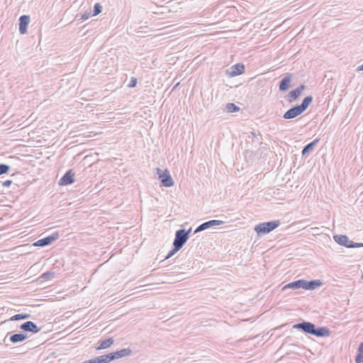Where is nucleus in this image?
Listing matches in <instances>:
<instances>
[{"label":"nucleus","mask_w":363,"mask_h":363,"mask_svg":"<svg viewBox=\"0 0 363 363\" xmlns=\"http://www.w3.org/2000/svg\"><path fill=\"white\" fill-rule=\"evenodd\" d=\"M293 328L318 337H328L330 334V331L327 327H316L314 323L305 320L294 324Z\"/></svg>","instance_id":"f257e3e1"},{"label":"nucleus","mask_w":363,"mask_h":363,"mask_svg":"<svg viewBox=\"0 0 363 363\" xmlns=\"http://www.w3.org/2000/svg\"><path fill=\"white\" fill-rule=\"evenodd\" d=\"M281 222L279 220L263 222L257 225L255 227V230L258 235H264L273 231L274 229L278 228Z\"/></svg>","instance_id":"f03ea898"},{"label":"nucleus","mask_w":363,"mask_h":363,"mask_svg":"<svg viewBox=\"0 0 363 363\" xmlns=\"http://www.w3.org/2000/svg\"><path fill=\"white\" fill-rule=\"evenodd\" d=\"M191 231V228L189 230L185 229H179L175 233V238L173 241V245H176L177 247L182 248L189 238V234Z\"/></svg>","instance_id":"7ed1b4c3"},{"label":"nucleus","mask_w":363,"mask_h":363,"mask_svg":"<svg viewBox=\"0 0 363 363\" xmlns=\"http://www.w3.org/2000/svg\"><path fill=\"white\" fill-rule=\"evenodd\" d=\"M312 101L313 97L311 96H308L303 99L301 104L291 107L284 113H302L307 109L308 106L311 104Z\"/></svg>","instance_id":"20e7f679"},{"label":"nucleus","mask_w":363,"mask_h":363,"mask_svg":"<svg viewBox=\"0 0 363 363\" xmlns=\"http://www.w3.org/2000/svg\"><path fill=\"white\" fill-rule=\"evenodd\" d=\"M157 170L160 179L161 186L171 187L174 185V181L167 169L162 171L160 168H157Z\"/></svg>","instance_id":"39448f33"},{"label":"nucleus","mask_w":363,"mask_h":363,"mask_svg":"<svg viewBox=\"0 0 363 363\" xmlns=\"http://www.w3.org/2000/svg\"><path fill=\"white\" fill-rule=\"evenodd\" d=\"M59 238L58 233H55L50 235L38 240L33 243L34 246L44 247L51 245L54 241Z\"/></svg>","instance_id":"423d86ee"},{"label":"nucleus","mask_w":363,"mask_h":363,"mask_svg":"<svg viewBox=\"0 0 363 363\" xmlns=\"http://www.w3.org/2000/svg\"><path fill=\"white\" fill-rule=\"evenodd\" d=\"M223 223H224V222L223 220H211L204 222L196 228V230H194V233L201 232L204 230H206V229L211 228L213 226H215V225H223Z\"/></svg>","instance_id":"0eeeda50"},{"label":"nucleus","mask_w":363,"mask_h":363,"mask_svg":"<svg viewBox=\"0 0 363 363\" xmlns=\"http://www.w3.org/2000/svg\"><path fill=\"white\" fill-rule=\"evenodd\" d=\"M74 173L72 169H69L65 172V174L62 177V178L59 180L58 184L60 186H66L69 184H72L74 182Z\"/></svg>","instance_id":"6e6552de"},{"label":"nucleus","mask_w":363,"mask_h":363,"mask_svg":"<svg viewBox=\"0 0 363 363\" xmlns=\"http://www.w3.org/2000/svg\"><path fill=\"white\" fill-rule=\"evenodd\" d=\"M245 65L242 63L235 64L230 67L228 74L230 77H235L242 74L245 72Z\"/></svg>","instance_id":"1a4fd4ad"},{"label":"nucleus","mask_w":363,"mask_h":363,"mask_svg":"<svg viewBox=\"0 0 363 363\" xmlns=\"http://www.w3.org/2000/svg\"><path fill=\"white\" fill-rule=\"evenodd\" d=\"M20 328L26 332H30L37 333L40 330V328L32 321H27L20 325Z\"/></svg>","instance_id":"9d476101"},{"label":"nucleus","mask_w":363,"mask_h":363,"mask_svg":"<svg viewBox=\"0 0 363 363\" xmlns=\"http://www.w3.org/2000/svg\"><path fill=\"white\" fill-rule=\"evenodd\" d=\"M292 79L291 74H286L285 76L280 81L279 84V89L281 91H286L290 87V84Z\"/></svg>","instance_id":"9b49d317"},{"label":"nucleus","mask_w":363,"mask_h":363,"mask_svg":"<svg viewBox=\"0 0 363 363\" xmlns=\"http://www.w3.org/2000/svg\"><path fill=\"white\" fill-rule=\"evenodd\" d=\"M306 89V86L301 84L296 89L291 91L289 94L286 96L287 101L289 102H292L296 100L301 94V92Z\"/></svg>","instance_id":"f8f14e48"},{"label":"nucleus","mask_w":363,"mask_h":363,"mask_svg":"<svg viewBox=\"0 0 363 363\" xmlns=\"http://www.w3.org/2000/svg\"><path fill=\"white\" fill-rule=\"evenodd\" d=\"M29 21V16L23 15L19 18V32L21 34H25L26 33Z\"/></svg>","instance_id":"ddd939ff"},{"label":"nucleus","mask_w":363,"mask_h":363,"mask_svg":"<svg viewBox=\"0 0 363 363\" xmlns=\"http://www.w3.org/2000/svg\"><path fill=\"white\" fill-rule=\"evenodd\" d=\"M323 282L320 279H315L311 281L304 280V289L314 290L320 286Z\"/></svg>","instance_id":"4468645a"},{"label":"nucleus","mask_w":363,"mask_h":363,"mask_svg":"<svg viewBox=\"0 0 363 363\" xmlns=\"http://www.w3.org/2000/svg\"><path fill=\"white\" fill-rule=\"evenodd\" d=\"M131 353V350L130 349H122L118 351L113 352L110 353L111 356L112 360L119 359L125 356L129 355Z\"/></svg>","instance_id":"2eb2a0df"},{"label":"nucleus","mask_w":363,"mask_h":363,"mask_svg":"<svg viewBox=\"0 0 363 363\" xmlns=\"http://www.w3.org/2000/svg\"><path fill=\"white\" fill-rule=\"evenodd\" d=\"M304 289V279H298L285 285L283 289Z\"/></svg>","instance_id":"dca6fc26"},{"label":"nucleus","mask_w":363,"mask_h":363,"mask_svg":"<svg viewBox=\"0 0 363 363\" xmlns=\"http://www.w3.org/2000/svg\"><path fill=\"white\" fill-rule=\"evenodd\" d=\"M27 338H28L27 334L23 333H16V334L11 335L9 337V340L12 343L16 344V343H18V342H22L24 340H26Z\"/></svg>","instance_id":"f3484780"},{"label":"nucleus","mask_w":363,"mask_h":363,"mask_svg":"<svg viewBox=\"0 0 363 363\" xmlns=\"http://www.w3.org/2000/svg\"><path fill=\"white\" fill-rule=\"evenodd\" d=\"M318 141L319 139H315L312 142L305 145L302 150V155L306 157L308 156L313 150Z\"/></svg>","instance_id":"a211bd4d"},{"label":"nucleus","mask_w":363,"mask_h":363,"mask_svg":"<svg viewBox=\"0 0 363 363\" xmlns=\"http://www.w3.org/2000/svg\"><path fill=\"white\" fill-rule=\"evenodd\" d=\"M114 342V340L112 337L101 340L99 346L96 347V350H104L111 347Z\"/></svg>","instance_id":"6ab92c4d"},{"label":"nucleus","mask_w":363,"mask_h":363,"mask_svg":"<svg viewBox=\"0 0 363 363\" xmlns=\"http://www.w3.org/2000/svg\"><path fill=\"white\" fill-rule=\"evenodd\" d=\"M223 111L229 113H235L240 111V107L233 103H228L225 105Z\"/></svg>","instance_id":"aec40b11"},{"label":"nucleus","mask_w":363,"mask_h":363,"mask_svg":"<svg viewBox=\"0 0 363 363\" xmlns=\"http://www.w3.org/2000/svg\"><path fill=\"white\" fill-rule=\"evenodd\" d=\"M363 362V342H362L357 349V354L355 357V363Z\"/></svg>","instance_id":"412c9836"},{"label":"nucleus","mask_w":363,"mask_h":363,"mask_svg":"<svg viewBox=\"0 0 363 363\" xmlns=\"http://www.w3.org/2000/svg\"><path fill=\"white\" fill-rule=\"evenodd\" d=\"M30 318V313H18L10 318L9 320L16 321L19 320H25Z\"/></svg>","instance_id":"4be33fe9"},{"label":"nucleus","mask_w":363,"mask_h":363,"mask_svg":"<svg viewBox=\"0 0 363 363\" xmlns=\"http://www.w3.org/2000/svg\"><path fill=\"white\" fill-rule=\"evenodd\" d=\"M96 359L97 361V363H108L113 361L111 356L110 355V353L97 357H96Z\"/></svg>","instance_id":"5701e85b"},{"label":"nucleus","mask_w":363,"mask_h":363,"mask_svg":"<svg viewBox=\"0 0 363 363\" xmlns=\"http://www.w3.org/2000/svg\"><path fill=\"white\" fill-rule=\"evenodd\" d=\"M347 236L345 235H335L333 236L334 240L339 245H345V242L347 241Z\"/></svg>","instance_id":"b1692460"},{"label":"nucleus","mask_w":363,"mask_h":363,"mask_svg":"<svg viewBox=\"0 0 363 363\" xmlns=\"http://www.w3.org/2000/svg\"><path fill=\"white\" fill-rule=\"evenodd\" d=\"M101 11H102V6H101L99 3H96V4L94 6V9H93V13H92V16H97V15H98V14H99Z\"/></svg>","instance_id":"393cba45"},{"label":"nucleus","mask_w":363,"mask_h":363,"mask_svg":"<svg viewBox=\"0 0 363 363\" xmlns=\"http://www.w3.org/2000/svg\"><path fill=\"white\" fill-rule=\"evenodd\" d=\"M20 121V119H12L9 124H5V123H4V124L5 125V127H7L9 125H11V127L8 128L9 129L13 128V127H19L21 125H22L26 121H24L23 123H19L18 125H16V123L19 122Z\"/></svg>","instance_id":"a878e982"},{"label":"nucleus","mask_w":363,"mask_h":363,"mask_svg":"<svg viewBox=\"0 0 363 363\" xmlns=\"http://www.w3.org/2000/svg\"><path fill=\"white\" fill-rule=\"evenodd\" d=\"M10 166L6 164H0V175L8 173Z\"/></svg>","instance_id":"bb28decb"},{"label":"nucleus","mask_w":363,"mask_h":363,"mask_svg":"<svg viewBox=\"0 0 363 363\" xmlns=\"http://www.w3.org/2000/svg\"><path fill=\"white\" fill-rule=\"evenodd\" d=\"M181 248L177 247L176 245H173V248L168 252L167 255L166 256L165 259H167L170 257H172L174 255H175Z\"/></svg>","instance_id":"cd10ccee"},{"label":"nucleus","mask_w":363,"mask_h":363,"mask_svg":"<svg viewBox=\"0 0 363 363\" xmlns=\"http://www.w3.org/2000/svg\"><path fill=\"white\" fill-rule=\"evenodd\" d=\"M363 247V243L362 242H355L352 240L349 241L347 248H355V247Z\"/></svg>","instance_id":"c85d7f7f"},{"label":"nucleus","mask_w":363,"mask_h":363,"mask_svg":"<svg viewBox=\"0 0 363 363\" xmlns=\"http://www.w3.org/2000/svg\"><path fill=\"white\" fill-rule=\"evenodd\" d=\"M55 275V273L54 272H46L43 274H42V275L40 276V278H43L44 279H50L51 278H52Z\"/></svg>","instance_id":"c756f323"},{"label":"nucleus","mask_w":363,"mask_h":363,"mask_svg":"<svg viewBox=\"0 0 363 363\" xmlns=\"http://www.w3.org/2000/svg\"><path fill=\"white\" fill-rule=\"evenodd\" d=\"M128 86L129 87H135L136 86V78L132 77Z\"/></svg>","instance_id":"7c9ffc66"},{"label":"nucleus","mask_w":363,"mask_h":363,"mask_svg":"<svg viewBox=\"0 0 363 363\" xmlns=\"http://www.w3.org/2000/svg\"><path fill=\"white\" fill-rule=\"evenodd\" d=\"M91 16H92V14H91L90 13H84L83 15H82L79 20H84V21L86 20Z\"/></svg>","instance_id":"2f4dec72"},{"label":"nucleus","mask_w":363,"mask_h":363,"mask_svg":"<svg viewBox=\"0 0 363 363\" xmlns=\"http://www.w3.org/2000/svg\"><path fill=\"white\" fill-rule=\"evenodd\" d=\"M248 138L250 139H252V141L253 142L255 138H257V135L255 132H251L250 134L248 135Z\"/></svg>","instance_id":"473e14b6"},{"label":"nucleus","mask_w":363,"mask_h":363,"mask_svg":"<svg viewBox=\"0 0 363 363\" xmlns=\"http://www.w3.org/2000/svg\"><path fill=\"white\" fill-rule=\"evenodd\" d=\"M298 115H283L284 119H291L296 117Z\"/></svg>","instance_id":"72a5a7b5"},{"label":"nucleus","mask_w":363,"mask_h":363,"mask_svg":"<svg viewBox=\"0 0 363 363\" xmlns=\"http://www.w3.org/2000/svg\"><path fill=\"white\" fill-rule=\"evenodd\" d=\"M11 184H12L11 180H6V181L4 182L2 184L4 186H9Z\"/></svg>","instance_id":"f704fd0d"},{"label":"nucleus","mask_w":363,"mask_h":363,"mask_svg":"<svg viewBox=\"0 0 363 363\" xmlns=\"http://www.w3.org/2000/svg\"><path fill=\"white\" fill-rule=\"evenodd\" d=\"M85 363H97L96 358L85 361Z\"/></svg>","instance_id":"c9c22d12"},{"label":"nucleus","mask_w":363,"mask_h":363,"mask_svg":"<svg viewBox=\"0 0 363 363\" xmlns=\"http://www.w3.org/2000/svg\"><path fill=\"white\" fill-rule=\"evenodd\" d=\"M9 335V334L8 333V334L6 335V337H4V343L6 346H8V345H9V344L6 342L7 337H8Z\"/></svg>","instance_id":"e433bc0d"},{"label":"nucleus","mask_w":363,"mask_h":363,"mask_svg":"<svg viewBox=\"0 0 363 363\" xmlns=\"http://www.w3.org/2000/svg\"><path fill=\"white\" fill-rule=\"evenodd\" d=\"M357 72L359 71H362L363 70V64L362 65H359V67H357V69H356Z\"/></svg>","instance_id":"4c0bfd02"},{"label":"nucleus","mask_w":363,"mask_h":363,"mask_svg":"<svg viewBox=\"0 0 363 363\" xmlns=\"http://www.w3.org/2000/svg\"><path fill=\"white\" fill-rule=\"evenodd\" d=\"M349 241H350V240H349V238L347 237V241L345 242V245H343L342 246L347 247L348 245Z\"/></svg>","instance_id":"58836bf2"},{"label":"nucleus","mask_w":363,"mask_h":363,"mask_svg":"<svg viewBox=\"0 0 363 363\" xmlns=\"http://www.w3.org/2000/svg\"><path fill=\"white\" fill-rule=\"evenodd\" d=\"M140 109L143 111V113H147V111L146 110H143V108H140Z\"/></svg>","instance_id":"ea45409f"},{"label":"nucleus","mask_w":363,"mask_h":363,"mask_svg":"<svg viewBox=\"0 0 363 363\" xmlns=\"http://www.w3.org/2000/svg\"><path fill=\"white\" fill-rule=\"evenodd\" d=\"M29 124H30V123H28L25 124V125L22 127V128H24V127L28 126Z\"/></svg>","instance_id":"a19ab883"},{"label":"nucleus","mask_w":363,"mask_h":363,"mask_svg":"<svg viewBox=\"0 0 363 363\" xmlns=\"http://www.w3.org/2000/svg\"><path fill=\"white\" fill-rule=\"evenodd\" d=\"M166 117H167V115H165V117H164V121H166V120H167Z\"/></svg>","instance_id":"79ce46f5"},{"label":"nucleus","mask_w":363,"mask_h":363,"mask_svg":"<svg viewBox=\"0 0 363 363\" xmlns=\"http://www.w3.org/2000/svg\"><path fill=\"white\" fill-rule=\"evenodd\" d=\"M82 363H85V362H82Z\"/></svg>","instance_id":"37998d69"}]
</instances>
